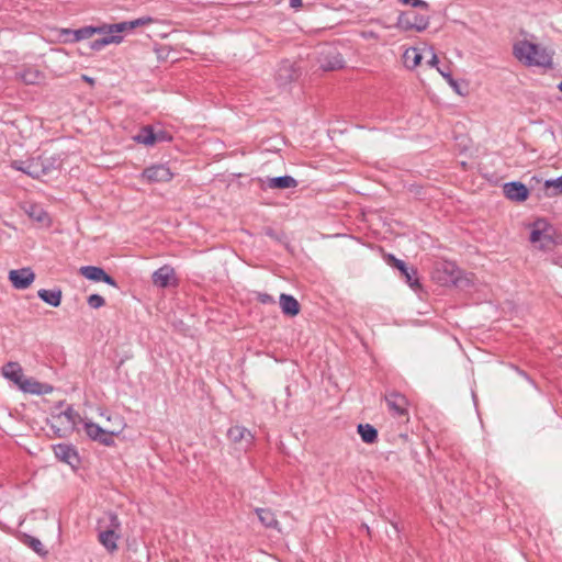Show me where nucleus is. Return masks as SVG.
I'll return each instance as SVG.
<instances>
[{
	"mask_svg": "<svg viewBox=\"0 0 562 562\" xmlns=\"http://www.w3.org/2000/svg\"><path fill=\"white\" fill-rule=\"evenodd\" d=\"M319 67L325 71H331L344 68L345 61L340 53L331 46H326L318 53Z\"/></svg>",
	"mask_w": 562,
	"mask_h": 562,
	"instance_id": "nucleus-7",
	"label": "nucleus"
},
{
	"mask_svg": "<svg viewBox=\"0 0 562 562\" xmlns=\"http://www.w3.org/2000/svg\"><path fill=\"white\" fill-rule=\"evenodd\" d=\"M385 402L394 416L402 417L407 414V400L404 395L391 393L385 396Z\"/></svg>",
	"mask_w": 562,
	"mask_h": 562,
	"instance_id": "nucleus-15",
	"label": "nucleus"
},
{
	"mask_svg": "<svg viewBox=\"0 0 562 562\" xmlns=\"http://www.w3.org/2000/svg\"><path fill=\"white\" fill-rule=\"evenodd\" d=\"M546 188H548V189L554 188L555 189L554 194L561 193L562 192V176L557 179H553V180H547Z\"/></svg>",
	"mask_w": 562,
	"mask_h": 562,
	"instance_id": "nucleus-36",
	"label": "nucleus"
},
{
	"mask_svg": "<svg viewBox=\"0 0 562 562\" xmlns=\"http://www.w3.org/2000/svg\"><path fill=\"white\" fill-rule=\"evenodd\" d=\"M429 24V16L418 14L414 11H406L398 15L397 27L404 31L415 30L422 32L427 29Z\"/></svg>",
	"mask_w": 562,
	"mask_h": 562,
	"instance_id": "nucleus-6",
	"label": "nucleus"
},
{
	"mask_svg": "<svg viewBox=\"0 0 562 562\" xmlns=\"http://www.w3.org/2000/svg\"><path fill=\"white\" fill-rule=\"evenodd\" d=\"M424 50H425V54H429L430 55V58L427 61L428 65L431 66V67H437L438 57H437L436 53L434 52L432 47L425 46Z\"/></svg>",
	"mask_w": 562,
	"mask_h": 562,
	"instance_id": "nucleus-40",
	"label": "nucleus"
},
{
	"mask_svg": "<svg viewBox=\"0 0 562 562\" xmlns=\"http://www.w3.org/2000/svg\"><path fill=\"white\" fill-rule=\"evenodd\" d=\"M88 304L92 308H100L105 304L104 299L99 294H91L88 297Z\"/></svg>",
	"mask_w": 562,
	"mask_h": 562,
	"instance_id": "nucleus-35",
	"label": "nucleus"
},
{
	"mask_svg": "<svg viewBox=\"0 0 562 562\" xmlns=\"http://www.w3.org/2000/svg\"><path fill=\"white\" fill-rule=\"evenodd\" d=\"M280 307L285 315L295 316L300 312L299 302L288 294L280 295Z\"/></svg>",
	"mask_w": 562,
	"mask_h": 562,
	"instance_id": "nucleus-24",
	"label": "nucleus"
},
{
	"mask_svg": "<svg viewBox=\"0 0 562 562\" xmlns=\"http://www.w3.org/2000/svg\"><path fill=\"white\" fill-rule=\"evenodd\" d=\"M35 274L31 268H22L11 270L9 272V280L15 289H27L34 281Z\"/></svg>",
	"mask_w": 562,
	"mask_h": 562,
	"instance_id": "nucleus-11",
	"label": "nucleus"
},
{
	"mask_svg": "<svg viewBox=\"0 0 562 562\" xmlns=\"http://www.w3.org/2000/svg\"><path fill=\"white\" fill-rule=\"evenodd\" d=\"M82 79H83L85 81H87L88 83H90V85H92V83L94 82V80H93L92 78H90V77H88V76H86V75H83V76H82Z\"/></svg>",
	"mask_w": 562,
	"mask_h": 562,
	"instance_id": "nucleus-47",
	"label": "nucleus"
},
{
	"mask_svg": "<svg viewBox=\"0 0 562 562\" xmlns=\"http://www.w3.org/2000/svg\"><path fill=\"white\" fill-rule=\"evenodd\" d=\"M175 271L169 266H164L153 273V282L155 285L166 288L171 283Z\"/></svg>",
	"mask_w": 562,
	"mask_h": 562,
	"instance_id": "nucleus-22",
	"label": "nucleus"
},
{
	"mask_svg": "<svg viewBox=\"0 0 562 562\" xmlns=\"http://www.w3.org/2000/svg\"><path fill=\"white\" fill-rule=\"evenodd\" d=\"M122 32H111V33H98L99 35H103L101 37V42H103L104 47L111 44H121L123 41Z\"/></svg>",
	"mask_w": 562,
	"mask_h": 562,
	"instance_id": "nucleus-33",
	"label": "nucleus"
},
{
	"mask_svg": "<svg viewBox=\"0 0 562 562\" xmlns=\"http://www.w3.org/2000/svg\"><path fill=\"white\" fill-rule=\"evenodd\" d=\"M504 193L509 200L522 202L527 200L529 191L520 182H509L504 186Z\"/></svg>",
	"mask_w": 562,
	"mask_h": 562,
	"instance_id": "nucleus-18",
	"label": "nucleus"
},
{
	"mask_svg": "<svg viewBox=\"0 0 562 562\" xmlns=\"http://www.w3.org/2000/svg\"><path fill=\"white\" fill-rule=\"evenodd\" d=\"M19 390L33 395H45L53 392V386L47 383H42L34 378L25 376Z\"/></svg>",
	"mask_w": 562,
	"mask_h": 562,
	"instance_id": "nucleus-14",
	"label": "nucleus"
},
{
	"mask_svg": "<svg viewBox=\"0 0 562 562\" xmlns=\"http://www.w3.org/2000/svg\"><path fill=\"white\" fill-rule=\"evenodd\" d=\"M515 57L528 66L550 67L552 65V54L544 47L519 41L514 45Z\"/></svg>",
	"mask_w": 562,
	"mask_h": 562,
	"instance_id": "nucleus-1",
	"label": "nucleus"
},
{
	"mask_svg": "<svg viewBox=\"0 0 562 562\" xmlns=\"http://www.w3.org/2000/svg\"><path fill=\"white\" fill-rule=\"evenodd\" d=\"M437 70L446 80H448L449 77H451V74L449 71H446L445 69L437 67Z\"/></svg>",
	"mask_w": 562,
	"mask_h": 562,
	"instance_id": "nucleus-46",
	"label": "nucleus"
},
{
	"mask_svg": "<svg viewBox=\"0 0 562 562\" xmlns=\"http://www.w3.org/2000/svg\"><path fill=\"white\" fill-rule=\"evenodd\" d=\"M296 186L297 181L291 176L267 178L266 181L262 182V187L265 188L279 190L295 188Z\"/></svg>",
	"mask_w": 562,
	"mask_h": 562,
	"instance_id": "nucleus-20",
	"label": "nucleus"
},
{
	"mask_svg": "<svg viewBox=\"0 0 562 562\" xmlns=\"http://www.w3.org/2000/svg\"><path fill=\"white\" fill-rule=\"evenodd\" d=\"M116 418H120V417L119 416H113L112 417L111 415H109L106 417V420L111 424L109 427H115L116 426V424H117Z\"/></svg>",
	"mask_w": 562,
	"mask_h": 562,
	"instance_id": "nucleus-44",
	"label": "nucleus"
},
{
	"mask_svg": "<svg viewBox=\"0 0 562 562\" xmlns=\"http://www.w3.org/2000/svg\"><path fill=\"white\" fill-rule=\"evenodd\" d=\"M424 55H425L424 48L420 49L418 47H408L407 49H405V52L403 54L404 66L407 69L416 68L418 65H420V61H422Z\"/></svg>",
	"mask_w": 562,
	"mask_h": 562,
	"instance_id": "nucleus-21",
	"label": "nucleus"
},
{
	"mask_svg": "<svg viewBox=\"0 0 562 562\" xmlns=\"http://www.w3.org/2000/svg\"><path fill=\"white\" fill-rule=\"evenodd\" d=\"M228 438L234 441V442H239V441H247V442H250L251 439H252V435L250 434V431L245 428V427H241V426H233L228 429Z\"/></svg>",
	"mask_w": 562,
	"mask_h": 562,
	"instance_id": "nucleus-28",
	"label": "nucleus"
},
{
	"mask_svg": "<svg viewBox=\"0 0 562 562\" xmlns=\"http://www.w3.org/2000/svg\"><path fill=\"white\" fill-rule=\"evenodd\" d=\"M89 48L92 49V50L99 52L102 48H104V45H103V42H101V40L98 38V40H94V41L89 43Z\"/></svg>",
	"mask_w": 562,
	"mask_h": 562,
	"instance_id": "nucleus-42",
	"label": "nucleus"
},
{
	"mask_svg": "<svg viewBox=\"0 0 562 562\" xmlns=\"http://www.w3.org/2000/svg\"><path fill=\"white\" fill-rule=\"evenodd\" d=\"M171 140V136L166 132V131H162V130H159V131H155V145L157 143H161V142H170Z\"/></svg>",
	"mask_w": 562,
	"mask_h": 562,
	"instance_id": "nucleus-39",
	"label": "nucleus"
},
{
	"mask_svg": "<svg viewBox=\"0 0 562 562\" xmlns=\"http://www.w3.org/2000/svg\"><path fill=\"white\" fill-rule=\"evenodd\" d=\"M299 70L289 60L283 61L276 75V79L280 86H285L299 77Z\"/></svg>",
	"mask_w": 562,
	"mask_h": 562,
	"instance_id": "nucleus-16",
	"label": "nucleus"
},
{
	"mask_svg": "<svg viewBox=\"0 0 562 562\" xmlns=\"http://www.w3.org/2000/svg\"><path fill=\"white\" fill-rule=\"evenodd\" d=\"M79 273L88 280L95 282H105L112 286H117L115 280L108 274L102 268L94 266H83L79 269Z\"/></svg>",
	"mask_w": 562,
	"mask_h": 562,
	"instance_id": "nucleus-13",
	"label": "nucleus"
},
{
	"mask_svg": "<svg viewBox=\"0 0 562 562\" xmlns=\"http://www.w3.org/2000/svg\"><path fill=\"white\" fill-rule=\"evenodd\" d=\"M54 453L60 461L74 467L78 462V453L74 447L59 443L54 447Z\"/></svg>",
	"mask_w": 562,
	"mask_h": 562,
	"instance_id": "nucleus-19",
	"label": "nucleus"
},
{
	"mask_svg": "<svg viewBox=\"0 0 562 562\" xmlns=\"http://www.w3.org/2000/svg\"><path fill=\"white\" fill-rule=\"evenodd\" d=\"M110 525L108 529L101 530L99 532V541L104 546V548L109 551H114L116 546V540L119 539V536L116 535V530L120 527L119 519L115 515L110 514L109 515Z\"/></svg>",
	"mask_w": 562,
	"mask_h": 562,
	"instance_id": "nucleus-8",
	"label": "nucleus"
},
{
	"mask_svg": "<svg viewBox=\"0 0 562 562\" xmlns=\"http://www.w3.org/2000/svg\"><path fill=\"white\" fill-rule=\"evenodd\" d=\"M358 432L361 437V439L367 443H373L378 439V431L376 429L369 425V424H360L358 426Z\"/></svg>",
	"mask_w": 562,
	"mask_h": 562,
	"instance_id": "nucleus-30",
	"label": "nucleus"
},
{
	"mask_svg": "<svg viewBox=\"0 0 562 562\" xmlns=\"http://www.w3.org/2000/svg\"><path fill=\"white\" fill-rule=\"evenodd\" d=\"M558 88L562 92V81L559 83Z\"/></svg>",
	"mask_w": 562,
	"mask_h": 562,
	"instance_id": "nucleus-49",
	"label": "nucleus"
},
{
	"mask_svg": "<svg viewBox=\"0 0 562 562\" xmlns=\"http://www.w3.org/2000/svg\"><path fill=\"white\" fill-rule=\"evenodd\" d=\"M3 378L14 383L18 387L22 384L25 375L20 363L10 361L1 369Z\"/></svg>",
	"mask_w": 562,
	"mask_h": 562,
	"instance_id": "nucleus-17",
	"label": "nucleus"
},
{
	"mask_svg": "<svg viewBox=\"0 0 562 562\" xmlns=\"http://www.w3.org/2000/svg\"><path fill=\"white\" fill-rule=\"evenodd\" d=\"M23 210L29 215L30 218H32V220H34V221H36L38 223L44 224V223H46L48 221L47 213L38 204L26 203L23 206Z\"/></svg>",
	"mask_w": 562,
	"mask_h": 562,
	"instance_id": "nucleus-25",
	"label": "nucleus"
},
{
	"mask_svg": "<svg viewBox=\"0 0 562 562\" xmlns=\"http://www.w3.org/2000/svg\"><path fill=\"white\" fill-rule=\"evenodd\" d=\"M447 82L449 83V86H450V87H451V88H452V89H453L458 94H460V95H463V94H464V92L461 90V87H460L459 82H458L457 80H454V79L452 78V76H451V77H449V79L447 80Z\"/></svg>",
	"mask_w": 562,
	"mask_h": 562,
	"instance_id": "nucleus-41",
	"label": "nucleus"
},
{
	"mask_svg": "<svg viewBox=\"0 0 562 562\" xmlns=\"http://www.w3.org/2000/svg\"><path fill=\"white\" fill-rule=\"evenodd\" d=\"M386 261L389 265L400 270L402 277L412 289L417 290L420 288L418 278L416 277L417 271L414 268H408L404 261L395 258L393 255H389Z\"/></svg>",
	"mask_w": 562,
	"mask_h": 562,
	"instance_id": "nucleus-9",
	"label": "nucleus"
},
{
	"mask_svg": "<svg viewBox=\"0 0 562 562\" xmlns=\"http://www.w3.org/2000/svg\"><path fill=\"white\" fill-rule=\"evenodd\" d=\"M529 240L532 245L541 250L551 249L555 245L554 227L544 218H538L530 225Z\"/></svg>",
	"mask_w": 562,
	"mask_h": 562,
	"instance_id": "nucleus-3",
	"label": "nucleus"
},
{
	"mask_svg": "<svg viewBox=\"0 0 562 562\" xmlns=\"http://www.w3.org/2000/svg\"><path fill=\"white\" fill-rule=\"evenodd\" d=\"M363 35H364V37H375V35L372 32L364 33Z\"/></svg>",
	"mask_w": 562,
	"mask_h": 562,
	"instance_id": "nucleus-48",
	"label": "nucleus"
},
{
	"mask_svg": "<svg viewBox=\"0 0 562 562\" xmlns=\"http://www.w3.org/2000/svg\"><path fill=\"white\" fill-rule=\"evenodd\" d=\"M153 19L150 16H142L133 21H124L120 23L106 24L102 23L100 25H88L76 30V36L78 42L91 38L97 33H113V32H131L136 27L145 26L153 23Z\"/></svg>",
	"mask_w": 562,
	"mask_h": 562,
	"instance_id": "nucleus-2",
	"label": "nucleus"
},
{
	"mask_svg": "<svg viewBox=\"0 0 562 562\" xmlns=\"http://www.w3.org/2000/svg\"><path fill=\"white\" fill-rule=\"evenodd\" d=\"M133 139L145 146L155 145V130L150 125L143 126L139 132L133 136Z\"/></svg>",
	"mask_w": 562,
	"mask_h": 562,
	"instance_id": "nucleus-26",
	"label": "nucleus"
},
{
	"mask_svg": "<svg viewBox=\"0 0 562 562\" xmlns=\"http://www.w3.org/2000/svg\"><path fill=\"white\" fill-rule=\"evenodd\" d=\"M18 77L26 85H37L44 80L42 71L33 67H25L18 72Z\"/></svg>",
	"mask_w": 562,
	"mask_h": 562,
	"instance_id": "nucleus-23",
	"label": "nucleus"
},
{
	"mask_svg": "<svg viewBox=\"0 0 562 562\" xmlns=\"http://www.w3.org/2000/svg\"><path fill=\"white\" fill-rule=\"evenodd\" d=\"M11 166L13 169L22 171L34 179H38L43 176L40 157L30 158L27 160H13Z\"/></svg>",
	"mask_w": 562,
	"mask_h": 562,
	"instance_id": "nucleus-10",
	"label": "nucleus"
},
{
	"mask_svg": "<svg viewBox=\"0 0 562 562\" xmlns=\"http://www.w3.org/2000/svg\"><path fill=\"white\" fill-rule=\"evenodd\" d=\"M290 7L293 9L302 7V0H290Z\"/></svg>",
	"mask_w": 562,
	"mask_h": 562,
	"instance_id": "nucleus-45",
	"label": "nucleus"
},
{
	"mask_svg": "<svg viewBox=\"0 0 562 562\" xmlns=\"http://www.w3.org/2000/svg\"><path fill=\"white\" fill-rule=\"evenodd\" d=\"M443 269H445V272H447L449 274V277L447 279H445L443 281L446 283H448V282L456 283L458 280V271L456 270L454 266L452 263H445Z\"/></svg>",
	"mask_w": 562,
	"mask_h": 562,
	"instance_id": "nucleus-34",
	"label": "nucleus"
},
{
	"mask_svg": "<svg viewBox=\"0 0 562 562\" xmlns=\"http://www.w3.org/2000/svg\"><path fill=\"white\" fill-rule=\"evenodd\" d=\"M22 542L34 550L40 555H45L47 551L45 550L43 543L37 539L29 535L22 536Z\"/></svg>",
	"mask_w": 562,
	"mask_h": 562,
	"instance_id": "nucleus-31",
	"label": "nucleus"
},
{
	"mask_svg": "<svg viewBox=\"0 0 562 562\" xmlns=\"http://www.w3.org/2000/svg\"><path fill=\"white\" fill-rule=\"evenodd\" d=\"M260 522L267 528L277 529L279 526L278 520L276 519L274 514L268 508H256L255 509Z\"/></svg>",
	"mask_w": 562,
	"mask_h": 562,
	"instance_id": "nucleus-29",
	"label": "nucleus"
},
{
	"mask_svg": "<svg viewBox=\"0 0 562 562\" xmlns=\"http://www.w3.org/2000/svg\"><path fill=\"white\" fill-rule=\"evenodd\" d=\"M403 4L411 5L413 8H422L424 10L428 9V4L423 0H398Z\"/></svg>",
	"mask_w": 562,
	"mask_h": 562,
	"instance_id": "nucleus-38",
	"label": "nucleus"
},
{
	"mask_svg": "<svg viewBox=\"0 0 562 562\" xmlns=\"http://www.w3.org/2000/svg\"><path fill=\"white\" fill-rule=\"evenodd\" d=\"M142 177L148 182H167L172 179L173 175L167 166L154 165L146 168Z\"/></svg>",
	"mask_w": 562,
	"mask_h": 562,
	"instance_id": "nucleus-12",
	"label": "nucleus"
},
{
	"mask_svg": "<svg viewBox=\"0 0 562 562\" xmlns=\"http://www.w3.org/2000/svg\"><path fill=\"white\" fill-rule=\"evenodd\" d=\"M80 422H82L80 415L71 407H67L66 411L52 416L50 427L56 436L67 437L76 429Z\"/></svg>",
	"mask_w": 562,
	"mask_h": 562,
	"instance_id": "nucleus-5",
	"label": "nucleus"
},
{
	"mask_svg": "<svg viewBox=\"0 0 562 562\" xmlns=\"http://www.w3.org/2000/svg\"><path fill=\"white\" fill-rule=\"evenodd\" d=\"M259 301L263 304H267V303H272L273 299L271 295L263 293V294H259Z\"/></svg>",
	"mask_w": 562,
	"mask_h": 562,
	"instance_id": "nucleus-43",
	"label": "nucleus"
},
{
	"mask_svg": "<svg viewBox=\"0 0 562 562\" xmlns=\"http://www.w3.org/2000/svg\"><path fill=\"white\" fill-rule=\"evenodd\" d=\"M40 299L50 306L57 307L61 302V291L59 289L46 290L41 289L37 292Z\"/></svg>",
	"mask_w": 562,
	"mask_h": 562,
	"instance_id": "nucleus-27",
	"label": "nucleus"
},
{
	"mask_svg": "<svg viewBox=\"0 0 562 562\" xmlns=\"http://www.w3.org/2000/svg\"><path fill=\"white\" fill-rule=\"evenodd\" d=\"M60 34L65 36L64 42L66 43H76L78 38L76 36V30L63 29Z\"/></svg>",
	"mask_w": 562,
	"mask_h": 562,
	"instance_id": "nucleus-37",
	"label": "nucleus"
},
{
	"mask_svg": "<svg viewBox=\"0 0 562 562\" xmlns=\"http://www.w3.org/2000/svg\"><path fill=\"white\" fill-rule=\"evenodd\" d=\"M116 426L115 427H100L99 425L92 423V422H88V420H83L82 419V424H83V428H85V432L86 435L94 440V441H99L100 443L104 445V446H112L114 443V440H113V437L114 436H117L122 432V430L124 429V423H123V419L122 418H116Z\"/></svg>",
	"mask_w": 562,
	"mask_h": 562,
	"instance_id": "nucleus-4",
	"label": "nucleus"
},
{
	"mask_svg": "<svg viewBox=\"0 0 562 562\" xmlns=\"http://www.w3.org/2000/svg\"><path fill=\"white\" fill-rule=\"evenodd\" d=\"M41 169H43V176L48 175L52 170L56 169L59 165L58 160L54 157L40 156Z\"/></svg>",
	"mask_w": 562,
	"mask_h": 562,
	"instance_id": "nucleus-32",
	"label": "nucleus"
}]
</instances>
